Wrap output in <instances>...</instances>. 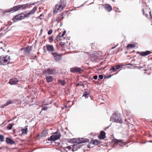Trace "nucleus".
<instances>
[{
  "instance_id": "nucleus-35",
  "label": "nucleus",
  "mask_w": 152,
  "mask_h": 152,
  "mask_svg": "<svg viewBox=\"0 0 152 152\" xmlns=\"http://www.w3.org/2000/svg\"><path fill=\"white\" fill-rule=\"evenodd\" d=\"M110 70H113V72H115L116 71V69L115 68V66H113L110 69Z\"/></svg>"
},
{
  "instance_id": "nucleus-17",
  "label": "nucleus",
  "mask_w": 152,
  "mask_h": 152,
  "mask_svg": "<svg viewBox=\"0 0 152 152\" xmlns=\"http://www.w3.org/2000/svg\"><path fill=\"white\" fill-rule=\"evenodd\" d=\"M66 33V31H64L63 32L61 36H58L56 37V40L58 41H62V39H64L63 37L65 34Z\"/></svg>"
},
{
  "instance_id": "nucleus-19",
  "label": "nucleus",
  "mask_w": 152,
  "mask_h": 152,
  "mask_svg": "<svg viewBox=\"0 0 152 152\" xmlns=\"http://www.w3.org/2000/svg\"><path fill=\"white\" fill-rule=\"evenodd\" d=\"M152 53V52L150 51H147L146 52H141L140 54V55L142 56H147L149 54H150Z\"/></svg>"
},
{
  "instance_id": "nucleus-33",
  "label": "nucleus",
  "mask_w": 152,
  "mask_h": 152,
  "mask_svg": "<svg viewBox=\"0 0 152 152\" xmlns=\"http://www.w3.org/2000/svg\"><path fill=\"white\" fill-rule=\"evenodd\" d=\"M66 44V42H65L61 41L59 43V45L62 46H64Z\"/></svg>"
},
{
  "instance_id": "nucleus-15",
  "label": "nucleus",
  "mask_w": 152,
  "mask_h": 152,
  "mask_svg": "<svg viewBox=\"0 0 152 152\" xmlns=\"http://www.w3.org/2000/svg\"><path fill=\"white\" fill-rule=\"evenodd\" d=\"M103 7L107 11L110 12L112 10V7L109 4H104L103 5Z\"/></svg>"
},
{
  "instance_id": "nucleus-16",
  "label": "nucleus",
  "mask_w": 152,
  "mask_h": 152,
  "mask_svg": "<svg viewBox=\"0 0 152 152\" xmlns=\"http://www.w3.org/2000/svg\"><path fill=\"white\" fill-rule=\"evenodd\" d=\"M18 80L16 78H13L11 79L9 83L11 85L16 84L18 82Z\"/></svg>"
},
{
  "instance_id": "nucleus-9",
  "label": "nucleus",
  "mask_w": 152,
  "mask_h": 152,
  "mask_svg": "<svg viewBox=\"0 0 152 152\" xmlns=\"http://www.w3.org/2000/svg\"><path fill=\"white\" fill-rule=\"evenodd\" d=\"M54 59L56 61H58L61 58V54L55 52H53L51 53Z\"/></svg>"
},
{
  "instance_id": "nucleus-8",
  "label": "nucleus",
  "mask_w": 152,
  "mask_h": 152,
  "mask_svg": "<svg viewBox=\"0 0 152 152\" xmlns=\"http://www.w3.org/2000/svg\"><path fill=\"white\" fill-rule=\"evenodd\" d=\"M70 71L73 73H77L79 74H81L83 72V70L82 69L80 68L77 67H75L71 68Z\"/></svg>"
},
{
  "instance_id": "nucleus-11",
  "label": "nucleus",
  "mask_w": 152,
  "mask_h": 152,
  "mask_svg": "<svg viewBox=\"0 0 152 152\" xmlns=\"http://www.w3.org/2000/svg\"><path fill=\"white\" fill-rule=\"evenodd\" d=\"M86 142V140L83 138L77 139L74 138L72 139V142L77 143H81Z\"/></svg>"
},
{
  "instance_id": "nucleus-4",
  "label": "nucleus",
  "mask_w": 152,
  "mask_h": 152,
  "mask_svg": "<svg viewBox=\"0 0 152 152\" xmlns=\"http://www.w3.org/2000/svg\"><path fill=\"white\" fill-rule=\"evenodd\" d=\"M66 5V3L64 1H60V2L55 6V10H54V12H57L58 10H62Z\"/></svg>"
},
{
  "instance_id": "nucleus-24",
  "label": "nucleus",
  "mask_w": 152,
  "mask_h": 152,
  "mask_svg": "<svg viewBox=\"0 0 152 152\" xmlns=\"http://www.w3.org/2000/svg\"><path fill=\"white\" fill-rule=\"evenodd\" d=\"M48 130H44L42 133V137H45L48 134Z\"/></svg>"
},
{
  "instance_id": "nucleus-44",
  "label": "nucleus",
  "mask_w": 152,
  "mask_h": 152,
  "mask_svg": "<svg viewBox=\"0 0 152 152\" xmlns=\"http://www.w3.org/2000/svg\"><path fill=\"white\" fill-rule=\"evenodd\" d=\"M94 43H92L91 44V47H92V46H94Z\"/></svg>"
},
{
  "instance_id": "nucleus-6",
  "label": "nucleus",
  "mask_w": 152,
  "mask_h": 152,
  "mask_svg": "<svg viewBox=\"0 0 152 152\" xmlns=\"http://www.w3.org/2000/svg\"><path fill=\"white\" fill-rule=\"evenodd\" d=\"M143 15L146 17H148L149 15L151 18H152V15L151 13L150 9L148 7H145L142 9Z\"/></svg>"
},
{
  "instance_id": "nucleus-40",
  "label": "nucleus",
  "mask_w": 152,
  "mask_h": 152,
  "mask_svg": "<svg viewBox=\"0 0 152 152\" xmlns=\"http://www.w3.org/2000/svg\"><path fill=\"white\" fill-rule=\"evenodd\" d=\"M95 142V145H98L99 144V141L97 140H94Z\"/></svg>"
},
{
  "instance_id": "nucleus-12",
  "label": "nucleus",
  "mask_w": 152,
  "mask_h": 152,
  "mask_svg": "<svg viewBox=\"0 0 152 152\" xmlns=\"http://www.w3.org/2000/svg\"><path fill=\"white\" fill-rule=\"evenodd\" d=\"M66 14V12H63L61 14H60L57 17V19L56 20V21L58 22H60L61 20L64 19V15Z\"/></svg>"
},
{
  "instance_id": "nucleus-34",
  "label": "nucleus",
  "mask_w": 152,
  "mask_h": 152,
  "mask_svg": "<svg viewBox=\"0 0 152 152\" xmlns=\"http://www.w3.org/2000/svg\"><path fill=\"white\" fill-rule=\"evenodd\" d=\"M116 69H120V68H121L122 67V65H117L116 66H115Z\"/></svg>"
},
{
  "instance_id": "nucleus-5",
  "label": "nucleus",
  "mask_w": 152,
  "mask_h": 152,
  "mask_svg": "<svg viewBox=\"0 0 152 152\" xmlns=\"http://www.w3.org/2000/svg\"><path fill=\"white\" fill-rule=\"evenodd\" d=\"M24 50L23 51L24 54L26 55L30 53L32 50V47L31 46H27L25 48H22L20 49L19 50L18 53L19 55H21L22 51Z\"/></svg>"
},
{
  "instance_id": "nucleus-2",
  "label": "nucleus",
  "mask_w": 152,
  "mask_h": 152,
  "mask_svg": "<svg viewBox=\"0 0 152 152\" xmlns=\"http://www.w3.org/2000/svg\"><path fill=\"white\" fill-rule=\"evenodd\" d=\"M10 59L9 56L2 55L0 56V63L2 65H6L10 63Z\"/></svg>"
},
{
  "instance_id": "nucleus-42",
  "label": "nucleus",
  "mask_w": 152,
  "mask_h": 152,
  "mask_svg": "<svg viewBox=\"0 0 152 152\" xmlns=\"http://www.w3.org/2000/svg\"><path fill=\"white\" fill-rule=\"evenodd\" d=\"M93 78L94 79L96 80L98 78V76L97 75H95L93 77Z\"/></svg>"
},
{
  "instance_id": "nucleus-31",
  "label": "nucleus",
  "mask_w": 152,
  "mask_h": 152,
  "mask_svg": "<svg viewBox=\"0 0 152 152\" xmlns=\"http://www.w3.org/2000/svg\"><path fill=\"white\" fill-rule=\"evenodd\" d=\"M91 145H95V142L94 140H92L90 141L88 146L89 148H90V146H91Z\"/></svg>"
},
{
  "instance_id": "nucleus-46",
  "label": "nucleus",
  "mask_w": 152,
  "mask_h": 152,
  "mask_svg": "<svg viewBox=\"0 0 152 152\" xmlns=\"http://www.w3.org/2000/svg\"><path fill=\"white\" fill-rule=\"evenodd\" d=\"M116 46H114V47H112V48H111V49H114V48H115L116 47Z\"/></svg>"
},
{
  "instance_id": "nucleus-50",
  "label": "nucleus",
  "mask_w": 152,
  "mask_h": 152,
  "mask_svg": "<svg viewBox=\"0 0 152 152\" xmlns=\"http://www.w3.org/2000/svg\"><path fill=\"white\" fill-rule=\"evenodd\" d=\"M149 142H152L150 141H149Z\"/></svg>"
},
{
  "instance_id": "nucleus-22",
  "label": "nucleus",
  "mask_w": 152,
  "mask_h": 152,
  "mask_svg": "<svg viewBox=\"0 0 152 152\" xmlns=\"http://www.w3.org/2000/svg\"><path fill=\"white\" fill-rule=\"evenodd\" d=\"M28 131L27 126L25 127V128L21 129L22 134H27Z\"/></svg>"
},
{
  "instance_id": "nucleus-47",
  "label": "nucleus",
  "mask_w": 152,
  "mask_h": 152,
  "mask_svg": "<svg viewBox=\"0 0 152 152\" xmlns=\"http://www.w3.org/2000/svg\"><path fill=\"white\" fill-rule=\"evenodd\" d=\"M80 85V84H79V83H78L76 85V86H79Z\"/></svg>"
},
{
  "instance_id": "nucleus-48",
  "label": "nucleus",
  "mask_w": 152,
  "mask_h": 152,
  "mask_svg": "<svg viewBox=\"0 0 152 152\" xmlns=\"http://www.w3.org/2000/svg\"><path fill=\"white\" fill-rule=\"evenodd\" d=\"M103 63V62H101V63H100V64H102Z\"/></svg>"
},
{
  "instance_id": "nucleus-3",
  "label": "nucleus",
  "mask_w": 152,
  "mask_h": 152,
  "mask_svg": "<svg viewBox=\"0 0 152 152\" xmlns=\"http://www.w3.org/2000/svg\"><path fill=\"white\" fill-rule=\"evenodd\" d=\"M53 135L48 138V140L55 141L59 139L61 136V134L58 129L56 132L53 133Z\"/></svg>"
},
{
  "instance_id": "nucleus-7",
  "label": "nucleus",
  "mask_w": 152,
  "mask_h": 152,
  "mask_svg": "<svg viewBox=\"0 0 152 152\" xmlns=\"http://www.w3.org/2000/svg\"><path fill=\"white\" fill-rule=\"evenodd\" d=\"M56 73V70L54 69L48 68L45 69L44 71V74L46 75H55Z\"/></svg>"
},
{
  "instance_id": "nucleus-26",
  "label": "nucleus",
  "mask_w": 152,
  "mask_h": 152,
  "mask_svg": "<svg viewBox=\"0 0 152 152\" xmlns=\"http://www.w3.org/2000/svg\"><path fill=\"white\" fill-rule=\"evenodd\" d=\"M72 151H74L77 150L79 148V146L76 145H72Z\"/></svg>"
},
{
  "instance_id": "nucleus-10",
  "label": "nucleus",
  "mask_w": 152,
  "mask_h": 152,
  "mask_svg": "<svg viewBox=\"0 0 152 152\" xmlns=\"http://www.w3.org/2000/svg\"><path fill=\"white\" fill-rule=\"evenodd\" d=\"M24 18V14L21 13L16 15L15 18H13V20L14 22H16L17 21V20H19Z\"/></svg>"
},
{
  "instance_id": "nucleus-23",
  "label": "nucleus",
  "mask_w": 152,
  "mask_h": 152,
  "mask_svg": "<svg viewBox=\"0 0 152 152\" xmlns=\"http://www.w3.org/2000/svg\"><path fill=\"white\" fill-rule=\"evenodd\" d=\"M46 78L48 83L51 82L53 80V77L50 76H46Z\"/></svg>"
},
{
  "instance_id": "nucleus-29",
  "label": "nucleus",
  "mask_w": 152,
  "mask_h": 152,
  "mask_svg": "<svg viewBox=\"0 0 152 152\" xmlns=\"http://www.w3.org/2000/svg\"><path fill=\"white\" fill-rule=\"evenodd\" d=\"M85 93L83 94V96L85 97L86 98H87L90 96L89 94V93H87L86 92Z\"/></svg>"
},
{
  "instance_id": "nucleus-39",
  "label": "nucleus",
  "mask_w": 152,
  "mask_h": 152,
  "mask_svg": "<svg viewBox=\"0 0 152 152\" xmlns=\"http://www.w3.org/2000/svg\"><path fill=\"white\" fill-rule=\"evenodd\" d=\"M53 31V30L52 29H50L48 32V35L51 34Z\"/></svg>"
},
{
  "instance_id": "nucleus-25",
  "label": "nucleus",
  "mask_w": 152,
  "mask_h": 152,
  "mask_svg": "<svg viewBox=\"0 0 152 152\" xmlns=\"http://www.w3.org/2000/svg\"><path fill=\"white\" fill-rule=\"evenodd\" d=\"M13 103V102H12V100H9L5 104H4L2 105V107H4L5 106L8 105L9 104H11Z\"/></svg>"
},
{
  "instance_id": "nucleus-37",
  "label": "nucleus",
  "mask_w": 152,
  "mask_h": 152,
  "mask_svg": "<svg viewBox=\"0 0 152 152\" xmlns=\"http://www.w3.org/2000/svg\"><path fill=\"white\" fill-rule=\"evenodd\" d=\"M116 121L117 122L120 123H122V121L121 119H118L117 120H116Z\"/></svg>"
},
{
  "instance_id": "nucleus-41",
  "label": "nucleus",
  "mask_w": 152,
  "mask_h": 152,
  "mask_svg": "<svg viewBox=\"0 0 152 152\" xmlns=\"http://www.w3.org/2000/svg\"><path fill=\"white\" fill-rule=\"evenodd\" d=\"M103 78V76L102 75H99V78L98 80H100L102 79Z\"/></svg>"
},
{
  "instance_id": "nucleus-28",
  "label": "nucleus",
  "mask_w": 152,
  "mask_h": 152,
  "mask_svg": "<svg viewBox=\"0 0 152 152\" xmlns=\"http://www.w3.org/2000/svg\"><path fill=\"white\" fill-rule=\"evenodd\" d=\"M14 124H9L7 126V128L8 129L10 130L12 129V126H13Z\"/></svg>"
},
{
  "instance_id": "nucleus-49",
  "label": "nucleus",
  "mask_w": 152,
  "mask_h": 152,
  "mask_svg": "<svg viewBox=\"0 0 152 152\" xmlns=\"http://www.w3.org/2000/svg\"><path fill=\"white\" fill-rule=\"evenodd\" d=\"M42 16V14H41V15H40V16Z\"/></svg>"
},
{
  "instance_id": "nucleus-27",
  "label": "nucleus",
  "mask_w": 152,
  "mask_h": 152,
  "mask_svg": "<svg viewBox=\"0 0 152 152\" xmlns=\"http://www.w3.org/2000/svg\"><path fill=\"white\" fill-rule=\"evenodd\" d=\"M135 47V45L132 44H128L127 46V49H129L130 48H134Z\"/></svg>"
},
{
  "instance_id": "nucleus-21",
  "label": "nucleus",
  "mask_w": 152,
  "mask_h": 152,
  "mask_svg": "<svg viewBox=\"0 0 152 152\" xmlns=\"http://www.w3.org/2000/svg\"><path fill=\"white\" fill-rule=\"evenodd\" d=\"M6 142L7 143L12 145L15 143V142L9 138H6Z\"/></svg>"
},
{
  "instance_id": "nucleus-32",
  "label": "nucleus",
  "mask_w": 152,
  "mask_h": 152,
  "mask_svg": "<svg viewBox=\"0 0 152 152\" xmlns=\"http://www.w3.org/2000/svg\"><path fill=\"white\" fill-rule=\"evenodd\" d=\"M4 137L3 135L0 134V140L2 142L4 141Z\"/></svg>"
},
{
  "instance_id": "nucleus-45",
  "label": "nucleus",
  "mask_w": 152,
  "mask_h": 152,
  "mask_svg": "<svg viewBox=\"0 0 152 152\" xmlns=\"http://www.w3.org/2000/svg\"><path fill=\"white\" fill-rule=\"evenodd\" d=\"M111 75H108L107 76V77L108 78H110V77H111Z\"/></svg>"
},
{
  "instance_id": "nucleus-18",
  "label": "nucleus",
  "mask_w": 152,
  "mask_h": 152,
  "mask_svg": "<svg viewBox=\"0 0 152 152\" xmlns=\"http://www.w3.org/2000/svg\"><path fill=\"white\" fill-rule=\"evenodd\" d=\"M104 131H101L98 137L100 139H104L106 137Z\"/></svg>"
},
{
  "instance_id": "nucleus-1",
  "label": "nucleus",
  "mask_w": 152,
  "mask_h": 152,
  "mask_svg": "<svg viewBox=\"0 0 152 152\" xmlns=\"http://www.w3.org/2000/svg\"><path fill=\"white\" fill-rule=\"evenodd\" d=\"M28 5L27 4L18 5L16 6H14L13 7L11 8L8 10L7 12H13L19 10L21 9H23L26 8L28 7Z\"/></svg>"
},
{
  "instance_id": "nucleus-13",
  "label": "nucleus",
  "mask_w": 152,
  "mask_h": 152,
  "mask_svg": "<svg viewBox=\"0 0 152 152\" xmlns=\"http://www.w3.org/2000/svg\"><path fill=\"white\" fill-rule=\"evenodd\" d=\"M36 10V8L34 7L30 12L27 13L25 14H24L25 18L26 17H29L30 15L34 14L35 13Z\"/></svg>"
},
{
  "instance_id": "nucleus-36",
  "label": "nucleus",
  "mask_w": 152,
  "mask_h": 152,
  "mask_svg": "<svg viewBox=\"0 0 152 152\" xmlns=\"http://www.w3.org/2000/svg\"><path fill=\"white\" fill-rule=\"evenodd\" d=\"M49 42L52 43L53 42V37H50L49 38Z\"/></svg>"
},
{
  "instance_id": "nucleus-14",
  "label": "nucleus",
  "mask_w": 152,
  "mask_h": 152,
  "mask_svg": "<svg viewBox=\"0 0 152 152\" xmlns=\"http://www.w3.org/2000/svg\"><path fill=\"white\" fill-rule=\"evenodd\" d=\"M46 48L48 51L49 52H53L55 50V49L53 45L48 44L46 45Z\"/></svg>"
},
{
  "instance_id": "nucleus-30",
  "label": "nucleus",
  "mask_w": 152,
  "mask_h": 152,
  "mask_svg": "<svg viewBox=\"0 0 152 152\" xmlns=\"http://www.w3.org/2000/svg\"><path fill=\"white\" fill-rule=\"evenodd\" d=\"M58 82L62 86H64L65 84V81L64 80H59Z\"/></svg>"
},
{
  "instance_id": "nucleus-43",
  "label": "nucleus",
  "mask_w": 152,
  "mask_h": 152,
  "mask_svg": "<svg viewBox=\"0 0 152 152\" xmlns=\"http://www.w3.org/2000/svg\"><path fill=\"white\" fill-rule=\"evenodd\" d=\"M68 148L69 149V150H72V146H68Z\"/></svg>"
},
{
  "instance_id": "nucleus-38",
  "label": "nucleus",
  "mask_w": 152,
  "mask_h": 152,
  "mask_svg": "<svg viewBox=\"0 0 152 152\" xmlns=\"http://www.w3.org/2000/svg\"><path fill=\"white\" fill-rule=\"evenodd\" d=\"M48 107L47 106H42V110H47Z\"/></svg>"
},
{
  "instance_id": "nucleus-20",
  "label": "nucleus",
  "mask_w": 152,
  "mask_h": 152,
  "mask_svg": "<svg viewBox=\"0 0 152 152\" xmlns=\"http://www.w3.org/2000/svg\"><path fill=\"white\" fill-rule=\"evenodd\" d=\"M113 142H114V143H115L116 144L118 142H121L122 144H124L123 145H126L127 143L126 142H123V140H121V139H119V140H118V139H114L113 140Z\"/></svg>"
}]
</instances>
